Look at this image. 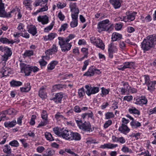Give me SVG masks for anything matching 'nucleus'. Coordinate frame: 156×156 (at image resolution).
I'll return each mask as SVG.
<instances>
[{
	"label": "nucleus",
	"instance_id": "1",
	"mask_svg": "<svg viewBox=\"0 0 156 156\" xmlns=\"http://www.w3.org/2000/svg\"><path fill=\"white\" fill-rule=\"evenodd\" d=\"M156 45V35H151L147 36L143 41L141 44V48L144 52L148 51Z\"/></svg>",
	"mask_w": 156,
	"mask_h": 156
},
{
	"label": "nucleus",
	"instance_id": "2",
	"mask_svg": "<svg viewBox=\"0 0 156 156\" xmlns=\"http://www.w3.org/2000/svg\"><path fill=\"white\" fill-rule=\"evenodd\" d=\"M75 37L74 34H70L66 38L62 37H58V44L62 52H66L70 49L72 45L68 42Z\"/></svg>",
	"mask_w": 156,
	"mask_h": 156
},
{
	"label": "nucleus",
	"instance_id": "3",
	"mask_svg": "<svg viewBox=\"0 0 156 156\" xmlns=\"http://www.w3.org/2000/svg\"><path fill=\"white\" fill-rule=\"evenodd\" d=\"M108 20H105L99 22L98 24L97 28L99 33L103 31L111 30L113 29L112 25L110 24Z\"/></svg>",
	"mask_w": 156,
	"mask_h": 156
},
{
	"label": "nucleus",
	"instance_id": "4",
	"mask_svg": "<svg viewBox=\"0 0 156 156\" xmlns=\"http://www.w3.org/2000/svg\"><path fill=\"white\" fill-rule=\"evenodd\" d=\"M76 122L80 129L84 131L92 132L91 126L89 122H85L83 123L81 120H76Z\"/></svg>",
	"mask_w": 156,
	"mask_h": 156
},
{
	"label": "nucleus",
	"instance_id": "5",
	"mask_svg": "<svg viewBox=\"0 0 156 156\" xmlns=\"http://www.w3.org/2000/svg\"><path fill=\"white\" fill-rule=\"evenodd\" d=\"M85 88L87 89L86 93L88 96L95 94L99 91V87H92L86 85L85 86Z\"/></svg>",
	"mask_w": 156,
	"mask_h": 156
},
{
	"label": "nucleus",
	"instance_id": "6",
	"mask_svg": "<svg viewBox=\"0 0 156 156\" xmlns=\"http://www.w3.org/2000/svg\"><path fill=\"white\" fill-rule=\"evenodd\" d=\"M20 69L22 73H24L26 76H29L30 75L31 72L30 68V66L27 65L23 63H20Z\"/></svg>",
	"mask_w": 156,
	"mask_h": 156
},
{
	"label": "nucleus",
	"instance_id": "7",
	"mask_svg": "<svg viewBox=\"0 0 156 156\" xmlns=\"http://www.w3.org/2000/svg\"><path fill=\"white\" fill-rule=\"evenodd\" d=\"M15 11V10L7 13L5 10L4 6H1L0 7V17L3 18H10L12 17L11 13L14 12Z\"/></svg>",
	"mask_w": 156,
	"mask_h": 156
},
{
	"label": "nucleus",
	"instance_id": "8",
	"mask_svg": "<svg viewBox=\"0 0 156 156\" xmlns=\"http://www.w3.org/2000/svg\"><path fill=\"white\" fill-rule=\"evenodd\" d=\"M100 73L99 70L94 68L93 66H91L89 68L87 71L83 74V76H91L94 74H99Z\"/></svg>",
	"mask_w": 156,
	"mask_h": 156
},
{
	"label": "nucleus",
	"instance_id": "9",
	"mask_svg": "<svg viewBox=\"0 0 156 156\" xmlns=\"http://www.w3.org/2000/svg\"><path fill=\"white\" fill-rule=\"evenodd\" d=\"M73 132L70 130L65 129L62 132V134L61 137L66 140H71L72 137Z\"/></svg>",
	"mask_w": 156,
	"mask_h": 156
},
{
	"label": "nucleus",
	"instance_id": "10",
	"mask_svg": "<svg viewBox=\"0 0 156 156\" xmlns=\"http://www.w3.org/2000/svg\"><path fill=\"white\" fill-rule=\"evenodd\" d=\"M63 97V95L62 93H57L55 94L54 97L51 100H53L57 104L61 103Z\"/></svg>",
	"mask_w": 156,
	"mask_h": 156
},
{
	"label": "nucleus",
	"instance_id": "11",
	"mask_svg": "<svg viewBox=\"0 0 156 156\" xmlns=\"http://www.w3.org/2000/svg\"><path fill=\"white\" fill-rule=\"evenodd\" d=\"M69 7L72 12L71 14L78 15L79 11L78 8L76 7V3H73L70 4L69 5Z\"/></svg>",
	"mask_w": 156,
	"mask_h": 156
},
{
	"label": "nucleus",
	"instance_id": "12",
	"mask_svg": "<svg viewBox=\"0 0 156 156\" xmlns=\"http://www.w3.org/2000/svg\"><path fill=\"white\" fill-rule=\"evenodd\" d=\"M37 20L41 22L43 25L47 24L49 22V19L48 16L45 15L43 16H39L37 17Z\"/></svg>",
	"mask_w": 156,
	"mask_h": 156
},
{
	"label": "nucleus",
	"instance_id": "13",
	"mask_svg": "<svg viewBox=\"0 0 156 156\" xmlns=\"http://www.w3.org/2000/svg\"><path fill=\"white\" fill-rule=\"evenodd\" d=\"M71 16L73 21L71 22L70 25L72 27L74 28L76 27L78 25L77 18L78 15L71 14Z\"/></svg>",
	"mask_w": 156,
	"mask_h": 156
},
{
	"label": "nucleus",
	"instance_id": "14",
	"mask_svg": "<svg viewBox=\"0 0 156 156\" xmlns=\"http://www.w3.org/2000/svg\"><path fill=\"white\" fill-rule=\"evenodd\" d=\"M147 103V100L144 96H141L140 98L136 99L135 103L137 105H142L146 104Z\"/></svg>",
	"mask_w": 156,
	"mask_h": 156
},
{
	"label": "nucleus",
	"instance_id": "15",
	"mask_svg": "<svg viewBox=\"0 0 156 156\" xmlns=\"http://www.w3.org/2000/svg\"><path fill=\"white\" fill-rule=\"evenodd\" d=\"M120 1V0H110L109 2L115 9H117L120 8L121 6V4Z\"/></svg>",
	"mask_w": 156,
	"mask_h": 156
},
{
	"label": "nucleus",
	"instance_id": "16",
	"mask_svg": "<svg viewBox=\"0 0 156 156\" xmlns=\"http://www.w3.org/2000/svg\"><path fill=\"white\" fill-rule=\"evenodd\" d=\"M118 146L117 144H113L108 143L104 144V145H101L100 147L101 148H107L108 149H112Z\"/></svg>",
	"mask_w": 156,
	"mask_h": 156
},
{
	"label": "nucleus",
	"instance_id": "17",
	"mask_svg": "<svg viewBox=\"0 0 156 156\" xmlns=\"http://www.w3.org/2000/svg\"><path fill=\"white\" fill-rule=\"evenodd\" d=\"M122 38V35L118 33H113L112 35V41H115L120 40Z\"/></svg>",
	"mask_w": 156,
	"mask_h": 156
},
{
	"label": "nucleus",
	"instance_id": "18",
	"mask_svg": "<svg viewBox=\"0 0 156 156\" xmlns=\"http://www.w3.org/2000/svg\"><path fill=\"white\" fill-rule=\"evenodd\" d=\"M130 130L128 128V126L123 124H122L121 126L119 127V130L123 133H124L125 132L128 133Z\"/></svg>",
	"mask_w": 156,
	"mask_h": 156
},
{
	"label": "nucleus",
	"instance_id": "19",
	"mask_svg": "<svg viewBox=\"0 0 156 156\" xmlns=\"http://www.w3.org/2000/svg\"><path fill=\"white\" fill-rule=\"evenodd\" d=\"M58 63V62L56 61H52L48 65V70H52L54 69L55 66Z\"/></svg>",
	"mask_w": 156,
	"mask_h": 156
},
{
	"label": "nucleus",
	"instance_id": "20",
	"mask_svg": "<svg viewBox=\"0 0 156 156\" xmlns=\"http://www.w3.org/2000/svg\"><path fill=\"white\" fill-rule=\"evenodd\" d=\"M38 95L40 97L42 98H45L47 97L46 93L45 92L44 88L42 87H41L39 91Z\"/></svg>",
	"mask_w": 156,
	"mask_h": 156
},
{
	"label": "nucleus",
	"instance_id": "21",
	"mask_svg": "<svg viewBox=\"0 0 156 156\" xmlns=\"http://www.w3.org/2000/svg\"><path fill=\"white\" fill-rule=\"evenodd\" d=\"M16 124L15 120L11 122H6L4 123V125L6 127H12L14 126Z\"/></svg>",
	"mask_w": 156,
	"mask_h": 156
},
{
	"label": "nucleus",
	"instance_id": "22",
	"mask_svg": "<svg viewBox=\"0 0 156 156\" xmlns=\"http://www.w3.org/2000/svg\"><path fill=\"white\" fill-rule=\"evenodd\" d=\"M81 136L79 133L76 132L74 133L73 132L71 140H79L81 139Z\"/></svg>",
	"mask_w": 156,
	"mask_h": 156
},
{
	"label": "nucleus",
	"instance_id": "23",
	"mask_svg": "<svg viewBox=\"0 0 156 156\" xmlns=\"http://www.w3.org/2000/svg\"><path fill=\"white\" fill-rule=\"evenodd\" d=\"M22 83L20 81H17L14 80H12L10 82L11 86L12 87H17L22 85Z\"/></svg>",
	"mask_w": 156,
	"mask_h": 156
},
{
	"label": "nucleus",
	"instance_id": "24",
	"mask_svg": "<svg viewBox=\"0 0 156 156\" xmlns=\"http://www.w3.org/2000/svg\"><path fill=\"white\" fill-rule=\"evenodd\" d=\"M117 51V49L116 46L114 45L113 43H111L108 45V51H112L114 53L116 52Z\"/></svg>",
	"mask_w": 156,
	"mask_h": 156
},
{
	"label": "nucleus",
	"instance_id": "25",
	"mask_svg": "<svg viewBox=\"0 0 156 156\" xmlns=\"http://www.w3.org/2000/svg\"><path fill=\"white\" fill-rule=\"evenodd\" d=\"M0 42L3 43L13 44L14 42H13L12 40H9L6 37H2L0 38Z\"/></svg>",
	"mask_w": 156,
	"mask_h": 156
},
{
	"label": "nucleus",
	"instance_id": "26",
	"mask_svg": "<svg viewBox=\"0 0 156 156\" xmlns=\"http://www.w3.org/2000/svg\"><path fill=\"white\" fill-rule=\"evenodd\" d=\"M56 34L54 33H51L48 35V36H45L44 37V39L45 41H51L53 40L55 37Z\"/></svg>",
	"mask_w": 156,
	"mask_h": 156
},
{
	"label": "nucleus",
	"instance_id": "27",
	"mask_svg": "<svg viewBox=\"0 0 156 156\" xmlns=\"http://www.w3.org/2000/svg\"><path fill=\"white\" fill-rule=\"evenodd\" d=\"M28 32L33 36L35 35L37 33V28L34 26L30 27L28 28Z\"/></svg>",
	"mask_w": 156,
	"mask_h": 156
},
{
	"label": "nucleus",
	"instance_id": "28",
	"mask_svg": "<svg viewBox=\"0 0 156 156\" xmlns=\"http://www.w3.org/2000/svg\"><path fill=\"white\" fill-rule=\"evenodd\" d=\"M3 112L4 114L15 115L16 114L17 112L15 109L13 108H11L3 111Z\"/></svg>",
	"mask_w": 156,
	"mask_h": 156
},
{
	"label": "nucleus",
	"instance_id": "29",
	"mask_svg": "<svg viewBox=\"0 0 156 156\" xmlns=\"http://www.w3.org/2000/svg\"><path fill=\"white\" fill-rule=\"evenodd\" d=\"M129 111L131 114H136L138 115H140V111L135 107H133L132 108H129Z\"/></svg>",
	"mask_w": 156,
	"mask_h": 156
},
{
	"label": "nucleus",
	"instance_id": "30",
	"mask_svg": "<svg viewBox=\"0 0 156 156\" xmlns=\"http://www.w3.org/2000/svg\"><path fill=\"white\" fill-rule=\"evenodd\" d=\"M98 42L97 44H96L95 45L102 50L104 49L105 45L103 43L102 40H101L100 39L98 38Z\"/></svg>",
	"mask_w": 156,
	"mask_h": 156
},
{
	"label": "nucleus",
	"instance_id": "31",
	"mask_svg": "<svg viewBox=\"0 0 156 156\" xmlns=\"http://www.w3.org/2000/svg\"><path fill=\"white\" fill-rule=\"evenodd\" d=\"M148 86V89L149 90H154V88L155 83L154 81H149V82L147 83Z\"/></svg>",
	"mask_w": 156,
	"mask_h": 156
},
{
	"label": "nucleus",
	"instance_id": "32",
	"mask_svg": "<svg viewBox=\"0 0 156 156\" xmlns=\"http://www.w3.org/2000/svg\"><path fill=\"white\" fill-rule=\"evenodd\" d=\"M123 85L126 87V89L125 88H122L121 89V92L122 94H124L127 91V90H129L128 88V83L127 82H125L123 83Z\"/></svg>",
	"mask_w": 156,
	"mask_h": 156
},
{
	"label": "nucleus",
	"instance_id": "33",
	"mask_svg": "<svg viewBox=\"0 0 156 156\" xmlns=\"http://www.w3.org/2000/svg\"><path fill=\"white\" fill-rule=\"evenodd\" d=\"M126 17H124L123 20H125V22L126 21ZM135 16L133 14H130L129 15H128L127 17V21H131L135 19Z\"/></svg>",
	"mask_w": 156,
	"mask_h": 156
},
{
	"label": "nucleus",
	"instance_id": "34",
	"mask_svg": "<svg viewBox=\"0 0 156 156\" xmlns=\"http://www.w3.org/2000/svg\"><path fill=\"white\" fill-rule=\"evenodd\" d=\"M3 151L5 153L10 154L11 152V149L9 146L8 145H5L3 147Z\"/></svg>",
	"mask_w": 156,
	"mask_h": 156
},
{
	"label": "nucleus",
	"instance_id": "35",
	"mask_svg": "<svg viewBox=\"0 0 156 156\" xmlns=\"http://www.w3.org/2000/svg\"><path fill=\"white\" fill-rule=\"evenodd\" d=\"M47 154H44L42 156H49L54 155L55 154V151L53 150H51L49 148H48L46 150Z\"/></svg>",
	"mask_w": 156,
	"mask_h": 156
},
{
	"label": "nucleus",
	"instance_id": "36",
	"mask_svg": "<svg viewBox=\"0 0 156 156\" xmlns=\"http://www.w3.org/2000/svg\"><path fill=\"white\" fill-rule=\"evenodd\" d=\"M134 65L133 63L132 62H126L124 63V64L123 65L124 67V69L127 68H131Z\"/></svg>",
	"mask_w": 156,
	"mask_h": 156
},
{
	"label": "nucleus",
	"instance_id": "37",
	"mask_svg": "<svg viewBox=\"0 0 156 156\" xmlns=\"http://www.w3.org/2000/svg\"><path fill=\"white\" fill-rule=\"evenodd\" d=\"M55 118L58 121L65 119L64 116L61 114L59 112H58L55 115Z\"/></svg>",
	"mask_w": 156,
	"mask_h": 156
},
{
	"label": "nucleus",
	"instance_id": "38",
	"mask_svg": "<svg viewBox=\"0 0 156 156\" xmlns=\"http://www.w3.org/2000/svg\"><path fill=\"white\" fill-rule=\"evenodd\" d=\"M45 136L47 139L50 141H52L54 140L52 135L49 133H46Z\"/></svg>",
	"mask_w": 156,
	"mask_h": 156
},
{
	"label": "nucleus",
	"instance_id": "39",
	"mask_svg": "<svg viewBox=\"0 0 156 156\" xmlns=\"http://www.w3.org/2000/svg\"><path fill=\"white\" fill-rule=\"evenodd\" d=\"M54 24V22H52L50 25L44 28V32H48L50 30L53 28Z\"/></svg>",
	"mask_w": 156,
	"mask_h": 156
},
{
	"label": "nucleus",
	"instance_id": "40",
	"mask_svg": "<svg viewBox=\"0 0 156 156\" xmlns=\"http://www.w3.org/2000/svg\"><path fill=\"white\" fill-rule=\"evenodd\" d=\"M33 52L32 50L26 51L23 55L25 57L30 56L33 55Z\"/></svg>",
	"mask_w": 156,
	"mask_h": 156
},
{
	"label": "nucleus",
	"instance_id": "41",
	"mask_svg": "<svg viewBox=\"0 0 156 156\" xmlns=\"http://www.w3.org/2000/svg\"><path fill=\"white\" fill-rule=\"evenodd\" d=\"M47 57V56H42V59H41L39 61L40 65L41 66H44L46 65L47 64V62L44 60V58H45V59H46V58Z\"/></svg>",
	"mask_w": 156,
	"mask_h": 156
},
{
	"label": "nucleus",
	"instance_id": "42",
	"mask_svg": "<svg viewBox=\"0 0 156 156\" xmlns=\"http://www.w3.org/2000/svg\"><path fill=\"white\" fill-rule=\"evenodd\" d=\"M122 151L124 153L129 152L132 153V151L126 147L125 145H124L122 149Z\"/></svg>",
	"mask_w": 156,
	"mask_h": 156
},
{
	"label": "nucleus",
	"instance_id": "43",
	"mask_svg": "<svg viewBox=\"0 0 156 156\" xmlns=\"http://www.w3.org/2000/svg\"><path fill=\"white\" fill-rule=\"evenodd\" d=\"M9 145L12 147H17L19 146V144L17 140H14L10 142Z\"/></svg>",
	"mask_w": 156,
	"mask_h": 156
},
{
	"label": "nucleus",
	"instance_id": "44",
	"mask_svg": "<svg viewBox=\"0 0 156 156\" xmlns=\"http://www.w3.org/2000/svg\"><path fill=\"white\" fill-rule=\"evenodd\" d=\"M131 125L132 126H136V127L141 126V125L140 122H138L135 121L134 120L133 121L131 122L130 123Z\"/></svg>",
	"mask_w": 156,
	"mask_h": 156
},
{
	"label": "nucleus",
	"instance_id": "45",
	"mask_svg": "<svg viewBox=\"0 0 156 156\" xmlns=\"http://www.w3.org/2000/svg\"><path fill=\"white\" fill-rule=\"evenodd\" d=\"M5 49L6 50H5L4 51L5 52V54H6V55L10 57L12 54V52L10 50V49L8 47H5Z\"/></svg>",
	"mask_w": 156,
	"mask_h": 156
},
{
	"label": "nucleus",
	"instance_id": "46",
	"mask_svg": "<svg viewBox=\"0 0 156 156\" xmlns=\"http://www.w3.org/2000/svg\"><path fill=\"white\" fill-rule=\"evenodd\" d=\"M2 74L4 76H7L9 75V71L7 70V68L6 67H3L2 70Z\"/></svg>",
	"mask_w": 156,
	"mask_h": 156
},
{
	"label": "nucleus",
	"instance_id": "47",
	"mask_svg": "<svg viewBox=\"0 0 156 156\" xmlns=\"http://www.w3.org/2000/svg\"><path fill=\"white\" fill-rule=\"evenodd\" d=\"M78 93L80 98L83 97L85 94L84 88L82 87L79 89Z\"/></svg>",
	"mask_w": 156,
	"mask_h": 156
},
{
	"label": "nucleus",
	"instance_id": "48",
	"mask_svg": "<svg viewBox=\"0 0 156 156\" xmlns=\"http://www.w3.org/2000/svg\"><path fill=\"white\" fill-rule=\"evenodd\" d=\"M114 116V115L112 112H108L105 114V119H108Z\"/></svg>",
	"mask_w": 156,
	"mask_h": 156
},
{
	"label": "nucleus",
	"instance_id": "49",
	"mask_svg": "<svg viewBox=\"0 0 156 156\" xmlns=\"http://www.w3.org/2000/svg\"><path fill=\"white\" fill-rule=\"evenodd\" d=\"M68 24L67 23H64L62 25L61 27L58 30V31L60 32H61L62 31H64L67 28Z\"/></svg>",
	"mask_w": 156,
	"mask_h": 156
},
{
	"label": "nucleus",
	"instance_id": "50",
	"mask_svg": "<svg viewBox=\"0 0 156 156\" xmlns=\"http://www.w3.org/2000/svg\"><path fill=\"white\" fill-rule=\"evenodd\" d=\"M53 130L54 133L56 135H58L60 137L61 136L62 134V132H60L58 130V128H53Z\"/></svg>",
	"mask_w": 156,
	"mask_h": 156
},
{
	"label": "nucleus",
	"instance_id": "51",
	"mask_svg": "<svg viewBox=\"0 0 156 156\" xmlns=\"http://www.w3.org/2000/svg\"><path fill=\"white\" fill-rule=\"evenodd\" d=\"M112 123V121L111 120H108L105 122V123L104 127L105 129L107 128L108 126H110Z\"/></svg>",
	"mask_w": 156,
	"mask_h": 156
},
{
	"label": "nucleus",
	"instance_id": "52",
	"mask_svg": "<svg viewBox=\"0 0 156 156\" xmlns=\"http://www.w3.org/2000/svg\"><path fill=\"white\" fill-rule=\"evenodd\" d=\"M20 141L22 144L23 146L25 148H27L29 146V144L26 142V140L25 139H21Z\"/></svg>",
	"mask_w": 156,
	"mask_h": 156
},
{
	"label": "nucleus",
	"instance_id": "53",
	"mask_svg": "<svg viewBox=\"0 0 156 156\" xmlns=\"http://www.w3.org/2000/svg\"><path fill=\"white\" fill-rule=\"evenodd\" d=\"M31 1H25L23 2V4L25 5L26 6H27V8H29L31 10V9L30 7V3Z\"/></svg>",
	"mask_w": 156,
	"mask_h": 156
},
{
	"label": "nucleus",
	"instance_id": "54",
	"mask_svg": "<svg viewBox=\"0 0 156 156\" xmlns=\"http://www.w3.org/2000/svg\"><path fill=\"white\" fill-rule=\"evenodd\" d=\"M98 39H96L95 37H92L90 38V41L91 43L93 44L94 45L97 44Z\"/></svg>",
	"mask_w": 156,
	"mask_h": 156
},
{
	"label": "nucleus",
	"instance_id": "55",
	"mask_svg": "<svg viewBox=\"0 0 156 156\" xmlns=\"http://www.w3.org/2000/svg\"><path fill=\"white\" fill-rule=\"evenodd\" d=\"M36 116L35 115H32L30 122V125L33 126L35 124V122L34 120L36 119Z\"/></svg>",
	"mask_w": 156,
	"mask_h": 156
},
{
	"label": "nucleus",
	"instance_id": "56",
	"mask_svg": "<svg viewBox=\"0 0 156 156\" xmlns=\"http://www.w3.org/2000/svg\"><path fill=\"white\" fill-rule=\"evenodd\" d=\"M109 91V89H106L103 87H102L101 88L102 94L103 95H105L106 94H108Z\"/></svg>",
	"mask_w": 156,
	"mask_h": 156
},
{
	"label": "nucleus",
	"instance_id": "57",
	"mask_svg": "<svg viewBox=\"0 0 156 156\" xmlns=\"http://www.w3.org/2000/svg\"><path fill=\"white\" fill-rule=\"evenodd\" d=\"M58 17L61 21H63L65 18V16L64 15L62 14V12L60 11L58 14Z\"/></svg>",
	"mask_w": 156,
	"mask_h": 156
},
{
	"label": "nucleus",
	"instance_id": "58",
	"mask_svg": "<svg viewBox=\"0 0 156 156\" xmlns=\"http://www.w3.org/2000/svg\"><path fill=\"white\" fill-rule=\"evenodd\" d=\"M48 123V120H44V121L42 122L41 121L38 125L37 127L39 128L40 127L44 126L46 125Z\"/></svg>",
	"mask_w": 156,
	"mask_h": 156
},
{
	"label": "nucleus",
	"instance_id": "59",
	"mask_svg": "<svg viewBox=\"0 0 156 156\" xmlns=\"http://www.w3.org/2000/svg\"><path fill=\"white\" fill-rule=\"evenodd\" d=\"M66 5L65 3H62L60 2H58L57 4V6L58 8L59 9H62L66 6Z\"/></svg>",
	"mask_w": 156,
	"mask_h": 156
},
{
	"label": "nucleus",
	"instance_id": "60",
	"mask_svg": "<svg viewBox=\"0 0 156 156\" xmlns=\"http://www.w3.org/2000/svg\"><path fill=\"white\" fill-rule=\"evenodd\" d=\"M30 70H31V72L33 71L34 73L36 72L39 70V69L35 66H30Z\"/></svg>",
	"mask_w": 156,
	"mask_h": 156
},
{
	"label": "nucleus",
	"instance_id": "61",
	"mask_svg": "<svg viewBox=\"0 0 156 156\" xmlns=\"http://www.w3.org/2000/svg\"><path fill=\"white\" fill-rule=\"evenodd\" d=\"M50 50H51V52L55 53L57 52L58 51V48L55 44H54L53 45L52 48L50 49Z\"/></svg>",
	"mask_w": 156,
	"mask_h": 156
},
{
	"label": "nucleus",
	"instance_id": "62",
	"mask_svg": "<svg viewBox=\"0 0 156 156\" xmlns=\"http://www.w3.org/2000/svg\"><path fill=\"white\" fill-rule=\"evenodd\" d=\"M120 48L122 49H124L126 47V44L123 41L120 42L119 44Z\"/></svg>",
	"mask_w": 156,
	"mask_h": 156
},
{
	"label": "nucleus",
	"instance_id": "63",
	"mask_svg": "<svg viewBox=\"0 0 156 156\" xmlns=\"http://www.w3.org/2000/svg\"><path fill=\"white\" fill-rule=\"evenodd\" d=\"M88 64L89 61L88 60H86L84 62V66L82 68L83 71H84L86 69L88 65Z\"/></svg>",
	"mask_w": 156,
	"mask_h": 156
},
{
	"label": "nucleus",
	"instance_id": "64",
	"mask_svg": "<svg viewBox=\"0 0 156 156\" xmlns=\"http://www.w3.org/2000/svg\"><path fill=\"white\" fill-rule=\"evenodd\" d=\"M45 150L43 146H40L37 147V152L41 153Z\"/></svg>",
	"mask_w": 156,
	"mask_h": 156
}]
</instances>
